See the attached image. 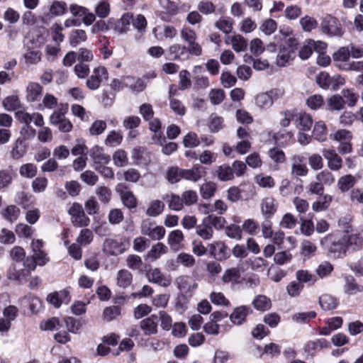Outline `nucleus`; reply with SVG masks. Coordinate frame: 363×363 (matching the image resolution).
Returning <instances> with one entry per match:
<instances>
[{"instance_id":"obj_41","label":"nucleus","mask_w":363,"mask_h":363,"mask_svg":"<svg viewBox=\"0 0 363 363\" xmlns=\"http://www.w3.org/2000/svg\"><path fill=\"white\" fill-rule=\"evenodd\" d=\"M328 130L326 125L323 121L316 122L313 130V138L320 142L327 139Z\"/></svg>"},{"instance_id":"obj_23","label":"nucleus","mask_w":363,"mask_h":363,"mask_svg":"<svg viewBox=\"0 0 363 363\" xmlns=\"http://www.w3.org/2000/svg\"><path fill=\"white\" fill-rule=\"evenodd\" d=\"M116 281L119 288L126 289L133 282V274L128 269H121L116 274Z\"/></svg>"},{"instance_id":"obj_1","label":"nucleus","mask_w":363,"mask_h":363,"mask_svg":"<svg viewBox=\"0 0 363 363\" xmlns=\"http://www.w3.org/2000/svg\"><path fill=\"white\" fill-rule=\"evenodd\" d=\"M320 244L328 250L329 255L334 259L345 257L349 249L343 230H337L327 235L320 240Z\"/></svg>"},{"instance_id":"obj_61","label":"nucleus","mask_w":363,"mask_h":363,"mask_svg":"<svg viewBox=\"0 0 363 363\" xmlns=\"http://www.w3.org/2000/svg\"><path fill=\"white\" fill-rule=\"evenodd\" d=\"M20 174L26 178H33L37 174V167L32 163L23 164L19 169Z\"/></svg>"},{"instance_id":"obj_34","label":"nucleus","mask_w":363,"mask_h":363,"mask_svg":"<svg viewBox=\"0 0 363 363\" xmlns=\"http://www.w3.org/2000/svg\"><path fill=\"white\" fill-rule=\"evenodd\" d=\"M184 240L183 233L180 230H174L169 233L167 243L172 249L178 250Z\"/></svg>"},{"instance_id":"obj_22","label":"nucleus","mask_w":363,"mask_h":363,"mask_svg":"<svg viewBox=\"0 0 363 363\" xmlns=\"http://www.w3.org/2000/svg\"><path fill=\"white\" fill-rule=\"evenodd\" d=\"M206 174V170L200 164L194 165L190 169H183V179L196 182Z\"/></svg>"},{"instance_id":"obj_16","label":"nucleus","mask_w":363,"mask_h":363,"mask_svg":"<svg viewBox=\"0 0 363 363\" xmlns=\"http://www.w3.org/2000/svg\"><path fill=\"white\" fill-rule=\"evenodd\" d=\"M126 250L125 240L120 242L114 239H106L104 243V251L110 255L116 256Z\"/></svg>"},{"instance_id":"obj_26","label":"nucleus","mask_w":363,"mask_h":363,"mask_svg":"<svg viewBox=\"0 0 363 363\" xmlns=\"http://www.w3.org/2000/svg\"><path fill=\"white\" fill-rule=\"evenodd\" d=\"M295 57L296 53L294 52L281 48L277 54L276 63L279 67H285L290 64Z\"/></svg>"},{"instance_id":"obj_13","label":"nucleus","mask_w":363,"mask_h":363,"mask_svg":"<svg viewBox=\"0 0 363 363\" xmlns=\"http://www.w3.org/2000/svg\"><path fill=\"white\" fill-rule=\"evenodd\" d=\"M291 174L294 177H305L308 172V169L303 163L304 157L301 155H294L291 157Z\"/></svg>"},{"instance_id":"obj_9","label":"nucleus","mask_w":363,"mask_h":363,"mask_svg":"<svg viewBox=\"0 0 363 363\" xmlns=\"http://www.w3.org/2000/svg\"><path fill=\"white\" fill-rule=\"evenodd\" d=\"M162 8L160 18L164 21H170L171 18L176 16L179 11L178 4L172 0H159Z\"/></svg>"},{"instance_id":"obj_42","label":"nucleus","mask_w":363,"mask_h":363,"mask_svg":"<svg viewBox=\"0 0 363 363\" xmlns=\"http://www.w3.org/2000/svg\"><path fill=\"white\" fill-rule=\"evenodd\" d=\"M216 173L218 178L222 182L230 181L234 178L233 169L227 164H223L218 167L216 170Z\"/></svg>"},{"instance_id":"obj_11","label":"nucleus","mask_w":363,"mask_h":363,"mask_svg":"<svg viewBox=\"0 0 363 363\" xmlns=\"http://www.w3.org/2000/svg\"><path fill=\"white\" fill-rule=\"evenodd\" d=\"M323 155L328 162V167L333 171H337L342 167V160L333 148H324Z\"/></svg>"},{"instance_id":"obj_5","label":"nucleus","mask_w":363,"mask_h":363,"mask_svg":"<svg viewBox=\"0 0 363 363\" xmlns=\"http://www.w3.org/2000/svg\"><path fill=\"white\" fill-rule=\"evenodd\" d=\"M180 35L182 39L188 44L192 55L200 56L201 55V46L196 42V33L192 28L184 26L180 31Z\"/></svg>"},{"instance_id":"obj_8","label":"nucleus","mask_w":363,"mask_h":363,"mask_svg":"<svg viewBox=\"0 0 363 363\" xmlns=\"http://www.w3.org/2000/svg\"><path fill=\"white\" fill-rule=\"evenodd\" d=\"M108 79V72L104 67H98L93 69L91 75L86 79V85L91 90L99 88L103 79Z\"/></svg>"},{"instance_id":"obj_32","label":"nucleus","mask_w":363,"mask_h":363,"mask_svg":"<svg viewBox=\"0 0 363 363\" xmlns=\"http://www.w3.org/2000/svg\"><path fill=\"white\" fill-rule=\"evenodd\" d=\"M168 248L162 242H157L152 246L151 249L147 252L146 258L151 261H155L161 255L167 253Z\"/></svg>"},{"instance_id":"obj_35","label":"nucleus","mask_w":363,"mask_h":363,"mask_svg":"<svg viewBox=\"0 0 363 363\" xmlns=\"http://www.w3.org/2000/svg\"><path fill=\"white\" fill-rule=\"evenodd\" d=\"M252 304L256 310L262 312L269 310L272 307L270 298L264 295L255 296Z\"/></svg>"},{"instance_id":"obj_56","label":"nucleus","mask_w":363,"mask_h":363,"mask_svg":"<svg viewBox=\"0 0 363 363\" xmlns=\"http://www.w3.org/2000/svg\"><path fill=\"white\" fill-rule=\"evenodd\" d=\"M204 219L210 225V226L214 228L216 230L223 229L224 228L225 224L226 223L225 218L221 216H217L213 214L208 215Z\"/></svg>"},{"instance_id":"obj_54","label":"nucleus","mask_w":363,"mask_h":363,"mask_svg":"<svg viewBox=\"0 0 363 363\" xmlns=\"http://www.w3.org/2000/svg\"><path fill=\"white\" fill-rule=\"evenodd\" d=\"M15 232L20 238H30L34 233V230L26 223H20L16 225Z\"/></svg>"},{"instance_id":"obj_33","label":"nucleus","mask_w":363,"mask_h":363,"mask_svg":"<svg viewBox=\"0 0 363 363\" xmlns=\"http://www.w3.org/2000/svg\"><path fill=\"white\" fill-rule=\"evenodd\" d=\"M177 284L179 289L184 292L192 291L195 290L198 285L193 281L189 277L181 276L177 279Z\"/></svg>"},{"instance_id":"obj_18","label":"nucleus","mask_w":363,"mask_h":363,"mask_svg":"<svg viewBox=\"0 0 363 363\" xmlns=\"http://www.w3.org/2000/svg\"><path fill=\"white\" fill-rule=\"evenodd\" d=\"M146 275L149 281L155 283L161 286L167 287L171 284V279L164 275L158 268L150 269Z\"/></svg>"},{"instance_id":"obj_21","label":"nucleus","mask_w":363,"mask_h":363,"mask_svg":"<svg viewBox=\"0 0 363 363\" xmlns=\"http://www.w3.org/2000/svg\"><path fill=\"white\" fill-rule=\"evenodd\" d=\"M260 208L263 216L267 218H269L277 211V202L273 197H266L262 200Z\"/></svg>"},{"instance_id":"obj_58","label":"nucleus","mask_w":363,"mask_h":363,"mask_svg":"<svg viewBox=\"0 0 363 363\" xmlns=\"http://www.w3.org/2000/svg\"><path fill=\"white\" fill-rule=\"evenodd\" d=\"M296 278L298 281V283L303 284V283H312L314 284L316 281L315 276L309 272L308 270L300 269L296 272Z\"/></svg>"},{"instance_id":"obj_30","label":"nucleus","mask_w":363,"mask_h":363,"mask_svg":"<svg viewBox=\"0 0 363 363\" xmlns=\"http://www.w3.org/2000/svg\"><path fill=\"white\" fill-rule=\"evenodd\" d=\"M350 52L349 48L342 47L333 55V60L336 67L340 69V66H345L349 62Z\"/></svg>"},{"instance_id":"obj_46","label":"nucleus","mask_w":363,"mask_h":363,"mask_svg":"<svg viewBox=\"0 0 363 363\" xmlns=\"http://www.w3.org/2000/svg\"><path fill=\"white\" fill-rule=\"evenodd\" d=\"M20 214V209L14 205L8 206L2 212L4 218L11 223L16 221Z\"/></svg>"},{"instance_id":"obj_15","label":"nucleus","mask_w":363,"mask_h":363,"mask_svg":"<svg viewBox=\"0 0 363 363\" xmlns=\"http://www.w3.org/2000/svg\"><path fill=\"white\" fill-rule=\"evenodd\" d=\"M253 313L252 309L247 306L235 307L230 315V321L237 325H240L245 322L247 316Z\"/></svg>"},{"instance_id":"obj_10","label":"nucleus","mask_w":363,"mask_h":363,"mask_svg":"<svg viewBox=\"0 0 363 363\" xmlns=\"http://www.w3.org/2000/svg\"><path fill=\"white\" fill-rule=\"evenodd\" d=\"M225 43L226 45H230L236 52H245L248 45L247 40L242 35L236 33L225 36Z\"/></svg>"},{"instance_id":"obj_12","label":"nucleus","mask_w":363,"mask_h":363,"mask_svg":"<svg viewBox=\"0 0 363 363\" xmlns=\"http://www.w3.org/2000/svg\"><path fill=\"white\" fill-rule=\"evenodd\" d=\"M242 280V274L240 268L235 267L226 269L221 277L223 284L235 286L240 284Z\"/></svg>"},{"instance_id":"obj_57","label":"nucleus","mask_w":363,"mask_h":363,"mask_svg":"<svg viewBox=\"0 0 363 363\" xmlns=\"http://www.w3.org/2000/svg\"><path fill=\"white\" fill-rule=\"evenodd\" d=\"M183 178V169L176 167L169 168L167 172V179L171 184H176Z\"/></svg>"},{"instance_id":"obj_28","label":"nucleus","mask_w":363,"mask_h":363,"mask_svg":"<svg viewBox=\"0 0 363 363\" xmlns=\"http://www.w3.org/2000/svg\"><path fill=\"white\" fill-rule=\"evenodd\" d=\"M296 127L302 131L309 130L313 125V119L309 113H297L296 119Z\"/></svg>"},{"instance_id":"obj_24","label":"nucleus","mask_w":363,"mask_h":363,"mask_svg":"<svg viewBox=\"0 0 363 363\" xmlns=\"http://www.w3.org/2000/svg\"><path fill=\"white\" fill-rule=\"evenodd\" d=\"M157 316L152 315L149 318L140 322V328L146 335L156 334L157 333Z\"/></svg>"},{"instance_id":"obj_60","label":"nucleus","mask_w":363,"mask_h":363,"mask_svg":"<svg viewBox=\"0 0 363 363\" xmlns=\"http://www.w3.org/2000/svg\"><path fill=\"white\" fill-rule=\"evenodd\" d=\"M21 103L17 96H9L5 98L3 101V106L4 108L9 111L16 110L20 107Z\"/></svg>"},{"instance_id":"obj_64","label":"nucleus","mask_w":363,"mask_h":363,"mask_svg":"<svg viewBox=\"0 0 363 363\" xmlns=\"http://www.w3.org/2000/svg\"><path fill=\"white\" fill-rule=\"evenodd\" d=\"M277 28V23L274 19L272 18H267L264 20L259 27L260 30L266 35H271L275 32Z\"/></svg>"},{"instance_id":"obj_43","label":"nucleus","mask_w":363,"mask_h":363,"mask_svg":"<svg viewBox=\"0 0 363 363\" xmlns=\"http://www.w3.org/2000/svg\"><path fill=\"white\" fill-rule=\"evenodd\" d=\"M357 180L351 174L341 177L337 182V186L341 192H346L354 186Z\"/></svg>"},{"instance_id":"obj_31","label":"nucleus","mask_w":363,"mask_h":363,"mask_svg":"<svg viewBox=\"0 0 363 363\" xmlns=\"http://www.w3.org/2000/svg\"><path fill=\"white\" fill-rule=\"evenodd\" d=\"M147 25V20L143 15L138 14L135 17H133V26L137 30V33L135 35L136 40H139L143 36Z\"/></svg>"},{"instance_id":"obj_6","label":"nucleus","mask_w":363,"mask_h":363,"mask_svg":"<svg viewBox=\"0 0 363 363\" xmlns=\"http://www.w3.org/2000/svg\"><path fill=\"white\" fill-rule=\"evenodd\" d=\"M71 216V222L76 227H86L89 225L90 219L86 216L82 206L79 203H73L68 210Z\"/></svg>"},{"instance_id":"obj_20","label":"nucleus","mask_w":363,"mask_h":363,"mask_svg":"<svg viewBox=\"0 0 363 363\" xmlns=\"http://www.w3.org/2000/svg\"><path fill=\"white\" fill-rule=\"evenodd\" d=\"M43 89L38 82H30L26 89V97L29 102L39 101L43 94Z\"/></svg>"},{"instance_id":"obj_27","label":"nucleus","mask_w":363,"mask_h":363,"mask_svg":"<svg viewBox=\"0 0 363 363\" xmlns=\"http://www.w3.org/2000/svg\"><path fill=\"white\" fill-rule=\"evenodd\" d=\"M123 186L121 184L118 185L116 190L121 193V198L123 205L128 208H135L138 205L135 196L130 191L121 189Z\"/></svg>"},{"instance_id":"obj_39","label":"nucleus","mask_w":363,"mask_h":363,"mask_svg":"<svg viewBox=\"0 0 363 363\" xmlns=\"http://www.w3.org/2000/svg\"><path fill=\"white\" fill-rule=\"evenodd\" d=\"M149 126L150 130L154 132V135L152 136L154 143L162 145V142L164 140V138H162L160 121L158 118H152L149 123Z\"/></svg>"},{"instance_id":"obj_38","label":"nucleus","mask_w":363,"mask_h":363,"mask_svg":"<svg viewBox=\"0 0 363 363\" xmlns=\"http://www.w3.org/2000/svg\"><path fill=\"white\" fill-rule=\"evenodd\" d=\"M86 39V33L85 30L82 29H74L72 30L69 37V44L72 47H77L80 43L85 42Z\"/></svg>"},{"instance_id":"obj_44","label":"nucleus","mask_w":363,"mask_h":363,"mask_svg":"<svg viewBox=\"0 0 363 363\" xmlns=\"http://www.w3.org/2000/svg\"><path fill=\"white\" fill-rule=\"evenodd\" d=\"M67 104H60L56 111H55L50 116V123L53 125H57L63 119H65V113L67 111Z\"/></svg>"},{"instance_id":"obj_4","label":"nucleus","mask_w":363,"mask_h":363,"mask_svg":"<svg viewBox=\"0 0 363 363\" xmlns=\"http://www.w3.org/2000/svg\"><path fill=\"white\" fill-rule=\"evenodd\" d=\"M338 225L343 228L348 248L353 247L354 250H358L363 247V236L359 233L350 234L352 230V225L345 218L340 219Z\"/></svg>"},{"instance_id":"obj_49","label":"nucleus","mask_w":363,"mask_h":363,"mask_svg":"<svg viewBox=\"0 0 363 363\" xmlns=\"http://www.w3.org/2000/svg\"><path fill=\"white\" fill-rule=\"evenodd\" d=\"M41 52L38 50H28L23 57L27 65H36L41 60Z\"/></svg>"},{"instance_id":"obj_59","label":"nucleus","mask_w":363,"mask_h":363,"mask_svg":"<svg viewBox=\"0 0 363 363\" xmlns=\"http://www.w3.org/2000/svg\"><path fill=\"white\" fill-rule=\"evenodd\" d=\"M25 250L23 247L16 246L10 251V256L13 260V264H16L18 267H21V262L25 257Z\"/></svg>"},{"instance_id":"obj_62","label":"nucleus","mask_w":363,"mask_h":363,"mask_svg":"<svg viewBox=\"0 0 363 363\" xmlns=\"http://www.w3.org/2000/svg\"><path fill=\"white\" fill-rule=\"evenodd\" d=\"M96 194L103 203H108L111 198V191L106 186H100L96 189Z\"/></svg>"},{"instance_id":"obj_2","label":"nucleus","mask_w":363,"mask_h":363,"mask_svg":"<svg viewBox=\"0 0 363 363\" xmlns=\"http://www.w3.org/2000/svg\"><path fill=\"white\" fill-rule=\"evenodd\" d=\"M38 262L33 256L28 257L23 263V269L18 267L16 264H12L9 272V278L13 280H21L27 277L31 271H33Z\"/></svg>"},{"instance_id":"obj_14","label":"nucleus","mask_w":363,"mask_h":363,"mask_svg":"<svg viewBox=\"0 0 363 363\" xmlns=\"http://www.w3.org/2000/svg\"><path fill=\"white\" fill-rule=\"evenodd\" d=\"M208 247L210 254L218 260H224L229 257V248L223 241H214Z\"/></svg>"},{"instance_id":"obj_29","label":"nucleus","mask_w":363,"mask_h":363,"mask_svg":"<svg viewBox=\"0 0 363 363\" xmlns=\"http://www.w3.org/2000/svg\"><path fill=\"white\" fill-rule=\"evenodd\" d=\"M123 84L134 92H141L146 87V84L143 79L132 77H123Z\"/></svg>"},{"instance_id":"obj_50","label":"nucleus","mask_w":363,"mask_h":363,"mask_svg":"<svg viewBox=\"0 0 363 363\" xmlns=\"http://www.w3.org/2000/svg\"><path fill=\"white\" fill-rule=\"evenodd\" d=\"M217 189V186L212 182L203 184L200 187V194L204 199H208L213 196Z\"/></svg>"},{"instance_id":"obj_19","label":"nucleus","mask_w":363,"mask_h":363,"mask_svg":"<svg viewBox=\"0 0 363 363\" xmlns=\"http://www.w3.org/2000/svg\"><path fill=\"white\" fill-rule=\"evenodd\" d=\"M89 155L93 160L94 168L100 164H107L110 161V157L104 154L103 148L99 145H95L90 149Z\"/></svg>"},{"instance_id":"obj_63","label":"nucleus","mask_w":363,"mask_h":363,"mask_svg":"<svg viewBox=\"0 0 363 363\" xmlns=\"http://www.w3.org/2000/svg\"><path fill=\"white\" fill-rule=\"evenodd\" d=\"M122 140L123 135L121 133L112 130L108 134L105 140V144L108 146L114 147L120 145Z\"/></svg>"},{"instance_id":"obj_17","label":"nucleus","mask_w":363,"mask_h":363,"mask_svg":"<svg viewBox=\"0 0 363 363\" xmlns=\"http://www.w3.org/2000/svg\"><path fill=\"white\" fill-rule=\"evenodd\" d=\"M169 54L173 60L185 61L190 58L191 52L189 48L182 44L175 43L169 46Z\"/></svg>"},{"instance_id":"obj_51","label":"nucleus","mask_w":363,"mask_h":363,"mask_svg":"<svg viewBox=\"0 0 363 363\" xmlns=\"http://www.w3.org/2000/svg\"><path fill=\"white\" fill-rule=\"evenodd\" d=\"M198 11L203 15H211L215 13L216 5L209 0H202L197 5Z\"/></svg>"},{"instance_id":"obj_45","label":"nucleus","mask_w":363,"mask_h":363,"mask_svg":"<svg viewBox=\"0 0 363 363\" xmlns=\"http://www.w3.org/2000/svg\"><path fill=\"white\" fill-rule=\"evenodd\" d=\"M233 21L229 17H221L214 23V26L219 30L229 34L233 30Z\"/></svg>"},{"instance_id":"obj_36","label":"nucleus","mask_w":363,"mask_h":363,"mask_svg":"<svg viewBox=\"0 0 363 363\" xmlns=\"http://www.w3.org/2000/svg\"><path fill=\"white\" fill-rule=\"evenodd\" d=\"M196 233L203 240H211L213 236V229L210 225L203 220L202 223L196 226Z\"/></svg>"},{"instance_id":"obj_52","label":"nucleus","mask_w":363,"mask_h":363,"mask_svg":"<svg viewBox=\"0 0 363 363\" xmlns=\"http://www.w3.org/2000/svg\"><path fill=\"white\" fill-rule=\"evenodd\" d=\"M225 233L227 237L240 240L242 239V229L236 224L232 223L225 228Z\"/></svg>"},{"instance_id":"obj_47","label":"nucleus","mask_w":363,"mask_h":363,"mask_svg":"<svg viewBox=\"0 0 363 363\" xmlns=\"http://www.w3.org/2000/svg\"><path fill=\"white\" fill-rule=\"evenodd\" d=\"M255 103L259 108L267 109L272 106L273 99H272V95L268 94V92L262 93L257 96Z\"/></svg>"},{"instance_id":"obj_53","label":"nucleus","mask_w":363,"mask_h":363,"mask_svg":"<svg viewBox=\"0 0 363 363\" xmlns=\"http://www.w3.org/2000/svg\"><path fill=\"white\" fill-rule=\"evenodd\" d=\"M297 116L296 110H286L280 113L279 123L282 127H288Z\"/></svg>"},{"instance_id":"obj_7","label":"nucleus","mask_w":363,"mask_h":363,"mask_svg":"<svg viewBox=\"0 0 363 363\" xmlns=\"http://www.w3.org/2000/svg\"><path fill=\"white\" fill-rule=\"evenodd\" d=\"M69 11L72 16L77 19L81 18L85 26H91L96 20V16L86 7L72 4L69 6Z\"/></svg>"},{"instance_id":"obj_37","label":"nucleus","mask_w":363,"mask_h":363,"mask_svg":"<svg viewBox=\"0 0 363 363\" xmlns=\"http://www.w3.org/2000/svg\"><path fill=\"white\" fill-rule=\"evenodd\" d=\"M319 303L324 311H330L336 308L338 305V301L334 296L325 294L320 296Z\"/></svg>"},{"instance_id":"obj_25","label":"nucleus","mask_w":363,"mask_h":363,"mask_svg":"<svg viewBox=\"0 0 363 363\" xmlns=\"http://www.w3.org/2000/svg\"><path fill=\"white\" fill-rule=\"evenodd\" d=\"M133 14L128 12L124 13L120 18L118 24L116 26L115 30L119 34H125L130 30V26L133 22Z\"/></svg>"},{"instance_id":"obj_40","label":"nucleus","mask_w":363,"mask_h":363,"mask_svg":"<svg viewBox=\"0 0 363 363\" xmlns=\"http://www.w3.org/2000/svg\"><path fill=\"white\" fill-rule=\"evenodd\" d=\"M345 292L350 295H354L363 291V286L358 284L352 277L345 278Z\"/></svg>"},{"instance_id":"obj_3","label":"nucleus","mask_w":363,"mask_h":363,"mask_svg":"<svg viewBox=\"0 0 363 363\" xmlns=\"http://www.w3.org/2000/svg\"><path fill=\"white\" fill-rule=\"evenodd\" d=\"M322 32L330 37H341L344 30L338 19L331 15H326L320 23Z\"/></svg>"},{"instance_id":"obj_55","label":"nucleus","mask_w":363,"mask_h":363,"mask_svg":"<svg viewBox=\"0 0 363 363\" xmlns=\"http://www.w3.org/2000/svg\"><path fill=\"white\" fill-rule=\"evenodd\" d=\"M49 11L53 16H62L67 12V4L65 1H55L51 4Z\"/></svg>"},{"instance_id":"obj_48","label":"nucleus","mask_w":363,"mask_h":363,"mask_svg":"<svg viewBox=\"0 0 363 363\" xmlns=\"http://www.w3.org/2000/svg\"><path fill=\"white\" fill-rule=\"evenodd\" d=\"M164 204L160 200H154L150 202L149 207L146 210V214L149 216L156 217L161 214L164 211Z\"/></svg>"}]
</instances>
